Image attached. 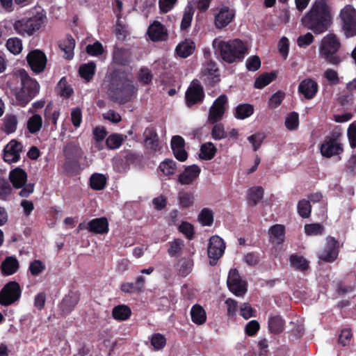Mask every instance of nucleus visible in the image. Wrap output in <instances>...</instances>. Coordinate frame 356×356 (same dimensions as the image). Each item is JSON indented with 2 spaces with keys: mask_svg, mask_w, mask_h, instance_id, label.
Instances as JSON below:
<instances>
[{
  "mask_svg": "<svg viewBox=\"0 0 356 356\" xmlns=\"http://www.w3.org/2000/svg\"><path fill=\"white\" fill-rule=\"evenodd\" d=\"M19 268V262L14 257H7L1 263V270L4 275H11Z\"/></svg>",
  "mask_w": 356,
  "mask_h": 356,
  "instance_id": "26",
  "label": "nucleus"
},
{
  "mask_svg": "<svg viewBox=\"0 0 356 356\" xmlns=\"http://www.w3.org/2000/svg\"><path fill=\"white\" fill-rule=\"evenodd\" d=\"M211 136L215 140H221L227 138L224 125L221 123L216 124L211 130Z\"/></svg>",
  "mask_w": 356,
  "mask_h": 356,
  "instance_id": "55",
  "label": "nucleus"
},
{
  "mask_svg": "<svg viewBox=\"0 0 356 356\" xmlns=\"http://www.w3.org/2000/svg\"><path fill=\"white\" fill-rule=\"evenodd\" d=\"M235 10L227 6H220L216 9L214 24L217 29L227 26L234 18Z\"/></svg>",
  "mask_w": 356,
  "mask_h": 356,
  "instance_id": "12",
  "label": "nucleus"
},
{
  "mask_svg": "<svg viewBox=\"0 0 356 356\" xmlns=\"http://www.w3.org/2000/svg\"><path fill=\"white\" fill-rule=\"evenodd\" d=\"M44 23V19L41 16H35L30 18H23L17 20L13 24L14 29L22 35H32L38 31Z\"/></svg>",
  "mask_w": 356,
  "mask_h": 356,
  "instance_id": "6",
  "label": "nucleus"
},
{
  "mask_svg": "<svg viewBox=\"0 0 356 356\" xmlns=\"http://www.w3.org/2000/svg\"><path fill=\"white\" fill-rule=\"evenodd\" d=\"M298 90L305 99H312L318 91V84L314 79L307 78L300 83Z\"/></svg>",
  "mask_w": 356,
  "mask_h": 356,
  "instance_id": "18",
  "label": "nucleus"
},
{
  "mask_svg": "<svg viewBox=\"0 0 356 356\" xmlns=\"http://www.w3.org/2000/svg\"><path fill=\"white\" fill-rule=\"evenodd\" d=\"M200 172L201 169L198 165H189L186 167L184 170L178 175L177 181L181 185L192 184L197 179Z\"/></svg>",
  "mask_w": 356,
  "mask_h": 356,
  "instance_id": "21",
  "label": "nucleus"
},
{
  "mask_svg": "<svg viewBox=\"0 0 356 356\" xmlns=\"http://www.w3.org/2000/svg\"><path fill=\"white\" fill-rule=\"evenodd\" d=\"M106 183V179L102 174H93L90 179V184L92 188L95 190H102L104 188Z\"/></svg>",
  "mask_w": 356,
  "mask_h": 356,
  "instance_id": "42",
  "label": "nucleus"
},
{
  "mask_svg": "<svg viewBox=\"0 0 356 356\" xmlns=\"http://www.w3.org/2000/svg\"><path fill=\"white\" fill-rule=\"evenodd\" d=\"M109 89L113 97L120 102H127L136 94V89L124 72L112 74Z\"/></svg>",
  "mask_w": 356,
  "mask_h": 356,
  "instance_id": "4",
  "label": "nucleus"
},
{
  "mask_svg": "<svg viewBox=\"0 0 356 356\" xmlns=\"http://www.w3.org/2000/svg\"><path fill=\"white\" fill-rule=\"evenodd\" d=\"M18 104L24 106L39 92L38 83L32 79L24 70L18 71L8 81Z\"/></svg>",
  "mask_w": 356,
  "mask_h": 356,
  "instance_id": "2",
  "label": "nucleus"
},
{
  "mask_svg": "<svg viewBox=\"0 0 356 356\" xmlns=\"http://www.w3.org/2000/svg\"><path fill=\"white\" fill-rule=\"evenodd\" d=\"M86 51L91 56H99L103 52L102 44L99 42H96L92 44L86 46Z\"/></svg>",
  "mask_w": 356,
  "mask_h": 356,
  "instance_id": "60",
  "label": "nucleus"
},
{
  "mask_svg": "<svg viewBox=\"0 0 356 356\" xmlns=\"http://www.w3.org/2000/svg\"><path fill=\"white\" fill-rule=\"evenodd\" d=\"M44 269V264L40 260H34L33 262L30 264L29 266V270L31 273L34 276L38 275L39 274L42 273Z\"/></svg>",
  "mask_w": 356,
  "mask_h": 356,
  "instance_id": "57",
  "label": "nucleus"
},
{
  "mask_svg": "<svg viewBox=\"0 0 356 356\" xmlns=\"http://www.w3.org/2000/svg\"><path fill=\"white\" fill-rule=\"evenodd\" d=\"M177 200L181 207L188 208L193 204L194 195L189 192L180 191L178 193Z\"/></svg>",
  "mask_w": 356,
  "mask_h": 356,
  "instance_id": "37",
  "label": "nucleus"
},
{
  "mask_svg": "<svg viewBox=\"0 0 356 356\" xmlns=\"http://www.w3.org/2000/svg\"><path fill=\"white\" fill-rule=\"evenodd\" d=\"M254 112L253 106L250 104H244L238 105L235 111V117L238 119L243 120L252 115Z\"/></svg>",
  "mask_w": 356,
  "mask_h": 356,
  "instance_id": "35",
  "label": "nucleus"
},
{
  "mask_svg": "<svg viewBox=\"0 0 356 356\" xmlns=\"http://www.w3.org/2000/svg\"><path fill=\"white\" fill-rule=\"evenodd\" d=\"M184 247V241L180 238H176L169 243L168 253L170 257H177L181 253Z\"/></svg>",
  "mask_w": 356,
  "mask_h": 356,
  "instance_id": "39",
  "label": "nucleus"
},
{
  "mask_svg": "<svg viewBox=\"0 0 356 356\" xmlns=\"http://www.w3.org/2000/svg\"><path fill=\"white\" fill-rule=\"evenodd\" d=\"M21 296L19 284L16 282H9L0 291V304L9 306L17 301Z\"/></svg>",
  "mask_w": 356,
  "mask_h": 356,
  "instance_id": "9",
  "label": "nucleus"
},
{
  "mask_svg": "<svg viewBox=\"0 0 356 356\" xmlns=\"http://www.w3.org/2000/svg\"><path fill=\"white\" fill-rule=\"evenodd\" d=\"M31 70L35 73L42 72L46 66L47 58L43 52L35 49L31 51L26 57Z\"/></svg>",
  "mask_w": 356,
  "mask_h": 356,
  "instance_id": "16",
  "label": "nucleus"
},
{
  "mask_svg": "<svg viewBox=\"0 0 356 356\" xmlns=\"http://www.w3.org/2000/svg\"><path fill=\"white\" fill-rule=\"evenodd\" d=\"M198 220L203 226H211L213 222V213L208 208L203 209L198 215Z\"/></svg>",
  "mask_w": 356,
  "mask_h": 356,
  "instance_id": "43",
  "label": "nucleus"
},
{
  "mask_svg": "<svg viewBox=\"0 0 356 356\" xmlns=\"http://www.w3.org/2000/svg\"><path fill=\"white\" fill-rule=\"evenodd\" d=\"M10 180L15 188H24L20 191L19 195L23 197H28L33 192V184L25 185L27 175L24 170L21 168H15L10 172Z\"/></svg>",
  "mask_w": 356,
  "mask_h": 356,
  "instance_id": "8",
  "label": "nucleus"
},
{
  "mask_svg": "<svg viewBox=\"0 0 356 356\" xmlns=\"http://www.w3.org/2000/svg\"><path fill=\"white\" fill-rule=\"evenodd\" d=\"M87 229L95 234H106L108 232V222L106 218L91 220L87 225Z\"/></svg>",
  "mask_w": 356,
  "mask_h": 356,
  "instance_id": "24",
  "label": "nucleus"
},
{
  "mask_svg": "<svg viewBox=\"0 0 356 356\" xmlns=\"http://www.w3.org/2000/svg\"><path fill=\"white\" fill-rule=\"evenodd\" d=\"M59 115V111L54 110L51 104H48L46 106L44 110V118L46 122H51L54 125L56 126Z\"/></svg>",
  "mask_w": 356,
  "mask_h": 356,
  "instance_id": "45",
  "label": "nucleus"
},
{
  "mask_svg": "<svg viewBox=\"0 0 356 356\" xmlns=\"http://www.w3.org/2000/svg\"><path fill=\"white\" fill-rule=\"evenodd\" d=\"M227 284L230 291L236 296H243L247 291L246 284L241 279L236 269L230 270Z\"/></svg>",
  "mask_w": 356,
  "mask_h": 356,
  "instance_id": "14",
  "label": "nucleus"
},
{
  "mask_svg": "<svg viewBox=\"0 0 356 356\" xmlns=\"http://www.w3.org/2000/svg\"><path fill=\"white\" fill-rule=\"evenodd\" d=\"M201 76L203 81L208 83L217 82L219 79L216 63L211 60L205 62L202 67Z\"/></svg>",
  "mask_w": 356,
  "mask_h": 356,
  "instance_id": "22",
  "label": "nucleus"
},
{
  "mask_svg": "<svg viewBox=\"0 0 356 356\" xmlns=\"http://www.w3.org/2000/svg\"><path fill=\"white\" fill-rule=\"evenodd\" d=\"M290 262L293 268L301 271L307 270L309 267L308 261L303 257L296 254L291 256Z\"/></svg>",
  "mask_w": 356,
  "mask_h": 356,
  "instance_id": "41",
  "label": "nucleus"
},
{
  "mask_svg": "<svg viewBox=\"0 0 356 356\" xmlns=\"http://www.w3.org/2000/svg\"><path fill=\"white\" fill-rule=\"evenodd\" d=\"M275 78L274 73L264 74L259 76L254 82V86L257 88L261 89L268 85Z\"/></svg>",
  "mask_w": 356,
  "mask_h": 356,
  "instance_id": "50",
  "label": "nucleus"
},
{
  "mask_svg": "<svg viewBox=\"0 0 356 356\" xmlns=\"http://www.w3.org/2000/svg\"><path fill=\"white\" fill-rule=\"evenodd\" d=\"M95 71V64L93 62H90L81 65L79 72L83 79L88 81L92 78Z\"/></svg>",
  "mask_w": 356,
  "mask_h": 356,
  "instance_id": "36",
  "label": "nucleus"
},
{
  "mask_svg": "<svg viewBox=\"0 0 356 356\" xmlns=\"http://www.w3.org/2000/svg\"><path fill=\"white\" fill-rule=\"evenodd\" d=\"M6 47L12 54H18L22 50V40L17 38H10L6 42Z\"/></svg>",
  "mask_w": 356,
  "mask_h": 356,
  "instance_id": "48",
  "label": "nucleus"
},
{
  "mask_svg": "<svg viewBox=\"0 0 356 356\" xmlns=\"http://www.w3.org/2000/svg\"><path fill=\"white\" fill-rule=\"evenodd\" d=\"M323 76L332 84H337L339 83L338 73L332 69H327L323 73Z\"/></svg>",
  "mask_w": 356,
  "mask_h": 356,
  "instance_id": "64",
  "label": "nucleus"
},
{
  "mask_svg": "<svg viewBox=\"0 0 356 356\" xmlns=\"http://www.w3.org/2000/svg\"><path fill=\"white\" fill-rule=\"evenodd\" d=\"M339 252V242L332 236L326 238V243L324 248L318 254V258L325 262H334Z\"/></svg>",
  "mask_w": 356,
  "mask_h": 356,
  "instance_id": "10",
  "label": "nucleus"
},
{
  "mask_svg": "<svg viewBox=\"0 0 356 356\" xmlns=\"http://www.w3.org/2000/svg\"><path fill=\"white\" fill-rule=\"evenodd\" d=\"M331 20V8L326 0H316L310 10L302 19V23L314 33L321 34L327 30Z\"/></svg>",
  "mask_w": 356,
  "mask_h": 356,
  "instance_id": "1",
  "label": "nucleus"
},
{
  "mask_svg": "<svg viewBox=\"0 0 356 356\" xmlns=\"http://www.w3.org/2000/svg\"><path fill=\"white\" fill-rule=\"evenodd\" d=\"M347 135L348 138L349 144L351 148L356 147V122L350 124Z\"/></svg>",
  "mask_w": 356,
  "mask_h": 356,
  "instance_id": "59",
  "label": "nucleus"
},
{
  "mask_svg": "<svg viewBox=\"0 0 356 356\" xmlns=\"http://www.w3.org/2000/svg\"><path fill=\"white\" fill-rule=\"evenodd\" d=\"M305 232L308 236L321 235L324 232V227L320 223L307 224L305 226Z\"/></svg>",
  "mask_w": 356,
  "mask_h": 356,
  "instance_id": "51",
  "label": "nucleus"
},
{
  "mask_svg": "<svg viewBox=\"0 0 356 356\" xmlns=\"http://www.w3.org/2000/svg\"><path fill=\"white\" fill-rule=\"evenodd\" d=\"M147 35L154 42L165 41L168 39L166 28L159 21H154L148 27Z\"/></svg>",
  "mask_w": 356,
  "mask_h": 356,
  "instance_id": "20",
  "label": "nucleus"
},
{
  "mask_svg": "<svg viewBox=\"0 0 356 356\" xmlns=\"http://www.w3.org/2000/svg\"><path fill=\"white\" fill-rule=\"evenodd\" d=\"M123 140V135L115 134L108 137L106 143L109 149H114L120 147Z\"/></svg>",
  "mask_w": 356,
  "mask_h": 356,
  "instance_id": "49",
  "label": "nucleus"
},
{
  "mask_svg": "<svg viewBox=\"0 0 356 356\" xmlns=\"http://www.w3.org/2000/svg\"><path fill=\"white\" fill-rule=\"evenodd\" d=\"M322 156L330 158L343 152L342 145L334 136L325 139L320 147Z\"/></svg>",
  "mask_w": 356,
  "mask_h": 356,
  "instance_id": "15",
  "label": "nucleus"
},
{
  "mask_svg": "<svg viewBox=\"0 0 356 356\" xmlns=\"http://www.w3.org/2000/svg\"><path fill=\"white\" fill-rule=\"evenodd\" d=\"M268 328L270 332L279 334L284 330V321L280 316L270 317L268 320Z\"/></svg>",
  "mask_w": 356,
  "mask_h": 356,
  "instance_id": "32",
  "label": "nucleus"
},
{
  "mask_svg": "<svg viewBox=\"0 0 356 356\" xmlns=\"http://www.w3.org/2000/svg\"><path fill=\"white\" fill-rule=\"evenodd\" d=\"M297 209L298 214L302 218H309L312 211V207L309 201L305 199L300 200L298 203Z\"/></svg>",
  "mask_w": 356,
  "mask_h": 356,
  "instance_id": "44",
  "label": "nucleus"
},
{
  "mask_svg": "<svg viewBox=\"0 0 356 356\" xmlns=\"http://www.w3.org/2000/svg\"><path fill=\"white\" fill-rule=\"evenodd\" d=\"M145 144L146 147L152 151L156 152L160 149L161 146L159 142V137L156 130L153 127L147 128L144 133Z\"/></svg>",
  "mask_w": 356,
  "mask_h": 356,
  "instance_id": "25",
  "label": "nucleus"
},
{
  "mask_svg": "<svg viewBox=\"0 0 356 356\" xmlns=\"http://www.w3.org/2000/svg\"><path fill=\"white\" fill-rule=\"evenodd\" d=\"M193 262L190 259L183 258L178 264V270L181 275L186 276L193 269Z\"/></svg>",
  "mask_w": 356,
  "mask_h": 356,
  "instance_id": "47",
  "label": "nucleus"
},
{
  "mask_svg": "<svg viewBox=\"0 0 356 356\" xmlns=\"http://www.w3.org/2000/svg\"><path fill=\"white\" fill-rule=\"evenodd\" d=\"M78 302V298L76 295L66 296L60 303V309L63 314H70Z\"/></svg>",
  "mask_w": 356,
  "mask_h": 356,
  "instance_id": "30",
  "label": "nucleus"
},
{
  "mask_svg": "<svg viewBox=\"0 0 356 356\" xmlns=\"http://www.w3.org/2000/svg\"><path fill=\"white\" fill-rule=\"evenodd\" d=\"M193 9L191 6L186 7L181 22V29H186L191 26L193 15Z\"/></svg>",
  "mask_w": 356,
  "mask_h": 356,
  "instance_id": "53",
  "label": "nucleus"
},
{
  "mask_svg": "<svg viewBox=\"0 0 356 356\" xmlns=\"http://www.w3.org/2000/svg\"><path fill=\"white\" fill-rule=\"evenodd\" d=\"M341 48V41L334 33L325 35L321 41L319 46V56L327 63L332 65H339L342 58L337 54Z\"/></svg>",
  "mask_w": 356,
  "mask_h": 356,
  "instance_id": "5",
  "label": "nucleus"
},
{
  "mask_svg": "<svg viewBox=\"0 0 356 356\" xmlns=\"http://www.w3.org/2000/svg\"><path fill=\"white\" fill-rule=\"evenodd\" d=\"M60 49L65 52V56L67 59H72L74 56L75 40L72 36H67L59 44Z\"/></svg>",
  "mask_w": 356,
  "mask_h": 356,
  "instance_id": "29",
  "label": "nucleus"
},
{
  "mask_svg": "<svg viewBox=\"0 0 356 356\" xmlns=\"http://www.w3.org/2000/svg\"><path fill=\"white\" fill-rule=\"evenodd\" d=\"M299 124V116L296 112L289 114L285 120V126L289 130H293L298 128Z\"/></svg>",
  "mask_w": 356,
  "mask_h": 356,
  "instance_id": "54",
  "label": "nucleus"
},
{
  "mask_svg": "<svg viewBox=\"0 0 356 356\" xmlns=\"http://www.w3.org/2000/svg\"><path fill=\"white\" fill-rule=\"evenodd\" d=\"M225 244L224 241L218 236H213L210 238L207 249L211 265H215L224 253Z\"/></svg>",
  "mask_w": 356,
  "mask_h": 356,
  "instance_id": "13",
  "label": "nucleus"
},
{
  "mask_svg": "<svg viewBox=\"0 0 356 356\" xmlns=\"http://www.w3.org/2000/svg\"><path fill=\"white\" fill-rule=\"evenodd\" d=\"M159 169L166 176H170L176 172L177 164L172 159H165L159 165Z\"/></svg>",
  "mask_w": 356,
  "mask_h": 356,
  "instance_id": "40",
  "label": "nucleus"
},
{
  "mask_svg": "<svg viewBox=\"0 0 356 356\" xmlns=\"http://www.w3.org/2000/svg\"><path fill=\"white\" fill-rule=\"evenodd\" d=\"M204 97L202 87L197 81H193L186 92V104L191 106L202 101Z\"/></svg>",
  "mask_w": 356,
  "mask_h": 356,
  "instance_id": "19",
  "label": "nucleus"
},
{
  "mask_svg": "<svg viewBox=\"0 0 356 356\" xmlns=\"http://www.w3.org/2000/svg\"><path fill=\"white\" fill-rule=\"evenodd\" d=\"M23 145L15 140L10 141L3 149V160L8 163H15L19 160Z\"/></svg>",
  "mask_w": 356,
  "mask_h": 356,
  "instance_id": "17",
  "label": "nucleus"
},
{
  "mask_svg": "<svg viewBox=\"0 0 356 356\" xmlns=\"http://www.w3.org/2000/svg\"><path fill=\"white\" fill-rule=\"evenodd\" d=\"M194 48V43L186 40L176 47V52L179 56L186 58L193 54Z\"/></svg>",
  "mask_w": 356,
  "mask_h": 356,
  "instance_id": "33",
  "label": "nucleus"
},
{
  "mask_svg": "<svg viewBox=\"0 0 356 356\" xmlns=\"http://www.w3.org/2000/svg\"><path fill=\"white\" fill-rule=\"evenodd\" d=\"M131 314L130 308L124 305H120L115 307L112 311L113 318L118 321H125L128 319Z\"/></svg>",
  "mask_w": 356,
  "mask_h": 356,
  "instance_id": "31",
  "label": "nucleus"
},
{
  "mask_svg": "<svg viewBox=\"0 0 356 356\" xmlns=\"http://www.w3.org/2000/svg\"><path fill=\"white\" fill-rule=\"evenodd\" d=\"M227 103V97L225 95H221L213 102L209 111V122L214 124L222 119Z\"/></svg>",
  "mask_w": 356,
  "mask_h": 356,
  "instance_id": "11",
  "label": "nucleus"
},
{
  "mask_svg": "<svg viewBox=\"0 0 356 356\" xmlns=\"http://www.w3.org/2000/svg\"><path fill=\"white\" fill-rule=\"evenodd\" d=\"M342 28L346 37L356 35V11L350 5L346 6L340 13Z\"/></svg>",
  "mask_w": 356,
  "mask_h": 356,
  "instance_id": "7",
  "label": "nucleus"
},
{
  "mask_svg": "<svg viewBox=\"0 0 356 356\" xmlns=\"http://www.w3.org/2000/svg\"><path fill=\"white\" fill-rule=\"evenodd\" d=\"M215 54L228 63L241 60L247 53L244 43L238 39L223 41L220 38H215L212 42Z\"/></svg>",
  "mask_w": 356,
  "mask_h": 356,
  "instance_id": "3",
  "label": "nucleus"
},
{
  "mask_svg": "<svg viewBox=\"0 0 356 356\" xmlns=\"http://www.w3.org/2000/svg\"><path fill=\"white\" fill-rule=\"evenodd\" d=\"M192 321L197 325H202L205 323L207 315L204 309L199 305H195L191 309Z\"/></svg>",
  "mask_w": 356,
  "mask_h": 356,
  "instance_id": "28",
  "label": "nucleus"
},
{
  "mask_svg": "<svg viewBox=\"0 0 356 356\" xmlns=\"http://www.w3.org/2000/svg\"><path fill=\"white\" fill-rule=\"evenodd\" d=\"M245 65L248 70L257 71L261 66L260 58L257 56H252L247 59Z\"/></svg>",
  "mask_w": 356,
  "mask_h": 356,
  "instance_id": "58",
  "label": "nucleus"
},
{
  "mask_svg": "<svg viewBox=\"0 0 356 356\" xmlns=\"http://www.w3.org/2000/svg\"><path fill=\"white\" fill-rule=\"evenodd\" d=\"M216 148L212 143H207L201 146L200 157L204 160H210L213 158Z\"/></svg>",
  "mask_w": 356,
  "mask_h": 356,
  "instance_id": "38",
  "label": "nucleus"
},
{
  "mask_svg": "<svg viewBox=\"0 0 356 356\" xmlns=\"http://www.w3.org/2000/svg\"><path fill=\"white\" fill-rule=\"evenodd\" d=\"M166 343V339L165 337L159 333H156L152 335L151 338V344L154 346L156 350H161L163 348Z\"/></svg>",
  "mask_w": 356,
  "mask_h": 356,
  "instance_id": "56",
  "label": "nucleus"
},
{
  "mask_svg": "<svg viewBox=\"0 0 356 356\" xmlns=\"http://www.w3.org/2000/svg\"><path fill=\"white\" fill-rule=\"evenodd\" d=\"M264 196V189L261 187H254L249 189L248 197L252 205H256Z\"/></svg>",
  "mask_w": 356,
  "mask_h": 356,
  "instance_id": "46",
  "label": "nucleus"
},
{
  "mask_svg": "<svg viewBox=\"0 0 356 356\" xmlns=\"http://www.w3.org/2000/svg\"><path fill=\"white\" fill-rule=\"evenodd\" d=\"M264 136L261 134H253L248 138V141L252 144L253 150L257 151L261 146Z\"/></svg>",
  "mask_w": 356,
  "mask_h": 356,
  "instance_id": "61",
  "label": "nucleus"
},
{
  "mask_svg": "<svg viewBox=\"0 0 356 356\" xmlns=\"http://www.w3.org/2000/svg\"><path fill=\"white\" fill-rule=\"evenodd\" d=\"M171 148L177 159L184 161L188 158V154L185 150V141L180 136H175L171 140Z\"/></svg>",
  "mask_w": 356,
  "mask_h": 356,
  "instance_id": "23",
  "label": "nucleus"
},
{
  "mask_svg": "<svg viewBox=\"0 0 356 356\" xmlns=\"http://www.w3.org/2000/svg\"><path fill=\"white\" fill-rule=\"evenodd\" d=\"M179 230L189 239H191L193 236V227L189 222H183L179 225Z\"/></svg>",
  "mask_w": 356,
  "mask_h": 356,
  "instance_id": "63",
  "label": "nucleus"
},
{
  "mask_svg": "<svg viewBox=\"0 0 356 356\" xmlns=\"http://www.w3.org/2000/svg\"><path fill=\"white\" fill-rule=\"evenodd\" d=\"M313 40V35L311 33H307L298 37L297 44L300 47H306L312 43Z\"/></svg>",
  "mask_w": 356,
  "mask_h": 356,
  "instance_id": "62",
  "label": "nucleus"
},
{
  "mask_svg": "<svg viewBox=\"0 0 356 356\" xmlns=\"http://www.w3.org/2000/svg\"><path fill=\"white\" fill-rule=\"evenodd\" d=\"M270 241L280 245L284 239V227L281 225H275L269 229Z\"/></svg>",
  "mask_w": 356,
  "mask_h": 356,
  "instance_id": "27",
  "label": "nucleus"
},
{
  "mask_svg": "<svg viewBox=\"0 0 356 356\" xmlns=\"http://www.w3.org/2000/svg\"><path fill=\"white\" fill-rule=\"evenodd\" d=\"M42 125V117L38 114H35L31 116L27 122V129L31 134L38 132Z\"/></svg>",
  "mask_w": 356,
  "mask_h": 356,
  "instance_id": "34",
  "label": "nucleus"
},
{
  "mask_svg": "<svg viewBox=\"0 0 356 356\" xmlns=\"http://www.w3.org/2000/svg\"><path fill=\"white\" fill-rule=\"evenodd\" d=\"M17 125V120L15 115H7L4 119L3 131L7 134L13 133Z\"/></svg>",
  "mask_w": 356,
  "mask_h": 356,
  "instance_id": "52",
  "label": "nucleus"
}]
</instances>
